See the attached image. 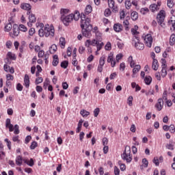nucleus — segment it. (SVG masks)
<instances>
[{
    "label": "nucleus",
    "mask_w": 175,
    "mask_h": 175,
    "mask_svg": "<svg viewBox=\"0 0 175 175\" xmlns=\"http://www.w3.org/2000/svg\"><path fill=\"white\" fill-rule=\"evenodd\" d=\"M108 6L113 10V12H118V7L116 5L114 0H108Z\"/></svg>",
    "instance_id": "obj_15"
},
{
    "label": "nucleus",
    "mask_w": 175,
    "mask_h": 175,
    "mask_svg": "<svg viewBox=\"0 0 175 175\" xmlns=\"http://www.w3.org/2000/svg\"><path fill=\"white\" fill-rule=\"evenodd\" d=\"M128 62L130 64L131 68H135V65H136V62L133 60V57L131 55L128 58Z\"/></svg>",
    "instance_id": "obj_24"
},
{
    "label": "nucleus",
    "mask_w": 175,
    "mask_h": 175,
    "mask_svg": "<svg viewBox=\"0 0 175 175\" xmlns=\"http://www.w3.org/2000/svg\"><path fill=\"white\" fill-rule=\"evenodd\" d=\"M59 44L60 45L61 49H65V44H66V41H65V38H60Z\"/></svg>",
    "instance_id": "obj_30"
},
{
    "label": "nucleus",
    "mask_w": 175,
    "mask_h": 175,
    "mask_svg": "<svg viewBox=\"0 0 175 175\" xmlns=\"http://www.w3.org/2000/svg\"><path fill=\"white\" fill-rule=\"evenodd\" d=\"M102 40H103V39L102 38V34L100 33H96V38L92 40V46L96 47V53L100 51L103 48V46H105V43H103Z\"/></svg>",
    "instance_id": "obj_3"
},
{
    "label": "nucleus",
    "mask_w": 175,
    "mask_h": 175,
    "mask_svg": "<svg viewBox=\"0 0 175 175\" xmlns=\"http://www.w3.org/2000/svg\"><path fill=\"white\" fill-rule=\"evenodd\" d=\"M53 58V61L52 62V64L53 66H57V65L59 64V59L58 58V55H54Z\"/></svg>",
    "instance_id": "obj_26"
},
{
    "label": "nucleus",
    "mask_w": 175,
    "mask_h": 175,
    "mask_svg": "<svg viewBox=\"0 0 175 175\" xmlns=\"http://www.w3.org/2000/svg\"><path fill=\"white\" fill-rule=\"evenodd\" d=\"M140 69H142V66L140 65L137 64L134 66L132 75L133 78L136 77V75L140 72Z\"/></svg>",
    "instance_id": "obj_16"
},
{
    "label": "nucleus",
    "mask_w": 175,
    "mask_h": 175,
    "mask_svg": "<svg viewBox=\"0 0 175 175\" xmlns=\"http://www.w3.org/2000/svg\"><path fill=\"white\" fill-rule=\"evenodd\" d=\"M124 29V27L120 23H115L113 25V31L115 32H121Z\"/></svg>",
    "instance_id": "obj_17"
},
{
    "label": "nucleus",
    "mask_w": 175,
    "mask_h": 175,
    "mask_svg": "<svg viewBox=\"0 0 175 175\" xmlns=\"http://www.w3.org/2000/svg\"><path fill=\"white\" fill-rule=\"evenodd\" d=\"M83 122H84L83 120H79L78 123V126L77 129V133H79V132L81 131V127L83 126Z\"/></svg>",
    "instance_id": "obj_39"
},
{
    "label": "nucleus",
    "mask_w": 175,
    "mask_h": 175,
    "mask_svg": "<svg viewBox=\"0 0 175 175\" xmlns=\"http://www.w3.org/2000/svg\"><path fill=\"white\" fill-rule=\"evenodd\" d=\"M69 13H70V10L69 9L62 8L60 10L61 17L66 16V14H69Z\"/></svg>",
    "instance_id": "obj_27"
},
{
    "label": "nucleus",
    "mask_w": 175,
    "mask_h": 175,
    "mask_svg": "<svg viewBox=\"0 0 175 175\" xmlns=\"http://www.w3.org/2000/svg\"><path fill=\"white\" fill-rule=\"evenodd\" d=\"M131 18L133 20V21H136L139 18V14L137 12L133 11L131 14Z\"/></svg>",
    "instance_id": "obj_25"
},
{
    "label": "nucleus",
    "mask_w": 175,
    "mask_h": 175,
    "mask_svg": "<svg viewBox=\"0 0 175 175\" xmlns=\"http://www.w3.org/2000/svg\"><path fill=\"white\" fill-rule=\"evenodd\" d=\"M92 12V6L88 5L85 9V14H90Z\"/></svg>",
    "instance_id": "obj_36"
},
{
    "label": "nucleus",
    "mask_w": 175,
    "mask_h": 175,
    "mask_svg": "<svg viewBox=\"0 0 175 175\" xmlns=\"http://www.w3.org/2000/svg\"><path fill=\"white\" fill-rule=\"evenodd\" d=\"M144 43L147 47H151L152 46V36L151 34H146L142 36Z\"/></svg>",
    "instance_id": "obj_9"
},
{
    "label": "nucleus",
    "mask_w": 175,
    "mask_h": 175,
    "mask_svg": "<svg viewBox=\"0 0 175 175\" xmlns=\"http://www.w3.org/2000/svg\"><path fill=\"white\" fill-rule=\"evenodd\" d=\"M107 61L108 64H111V66L112 68H114V66H116V59L114 58V54H113V53H109Z\"/></svg>",
    "instance_id": "obj_12"
},
{
    "label": "nucleus",
    "mask_w": 175,
    "mask_h": 175,
    "mask_svg": "<svg viewBox=\"0 0 175 175\" xmlns=\"http://www.w3.org/2000/svg\"><path fill=\"white\" fill-rule=\"evenodd\" d=\"M132 44L135 46L137 50H144V44L140 42V38L139 36L133 37Z\"/></svg>",
    "instance_id": "obj_5"
},
{
    "label": "nucleus",
    "mask_w": 175,
    "mask_h": 175,
    "mask_svg": "<svg viewBox=\"0 0 175 175\" xmlns=\"http://www.w3.org/2000/svg\"><path fill=\"white\" fill-rule=\"evenodd\" d=\"M144 81L146 85H150L151 84V81H152V78L150 76H147L144 78Z\"/></svg>",
    "instance_id": "obj_33"
},
{
    "label": "nucleus",
    "mask_w": 175,
    "mask_h": 175,
    "mask_svg": "<svg viewBox=\"0 0 175 175\" xmlns=\"http://www.w3.org/2000/svg\"><path fill=\"white\" fill-rule=\"evenodd\" d=\"M44 55H46V54H44V51L43 49H41L38 54V58H44Z\"/></svg>",
    "instance_id": "obj_51"
},
{
    "label": "nucleus",
    "mask_w": 175,
    "mask_h": 175,
    "mask_svg": "<svg viewBox=\"0 0 175 175\" xmlns=\"http://www.w3.org/2000/svg\"><path fill=\"white\" fill-rule=\"evenodd\" d=\"M124 5H125L126 9L129 10V9H131V8L132 7V2H131V0H126Z\"/></svg>",
    "instance_id": "obj_41"
},
{
    "label": "nucleus",
    "mask_w": 175,
    "mask_h": 175,
    "mask_svg": "<svg viewBox=\"0 0 175 175\" xmlns=\"http://www.w3.org/2000/svg\"><path fill=\"white\" fill-rule=\"evenodd\" d=\"M29 76L28 75H25V77H24V83L23 85H25V87L26 88H29Z\"/></svg>",
    "instance_id": "obj_20"
},
{
    "label": "nucleus",
    "mask_w": 175,
    "mask_h": 175,
    "mask_svg": "<svg viewBox=\"0 0 175 175\" xmlns=\"http://www.w3.org/2000/svg\"><path fill=\"white\" fill-rule=\"evenodd\" d=\"M159 9V8L155 3L151 4L150 5V10H151V12H157V11H158Z\"/></svg>",
    "instance_id": "obj_34"
},
{
    "label": "nucleus",
    "mask_w": 175,
    "mask_h": 175,
    "mask_svg": "<svg viewBox=\"0 0 175 175\" xmlns=\"http://www.w3.org/2000/svg\"><path fill=\"white\" fill-rule=\"evenodd\" d=\"M175 44V34L173 33L170 38V46H174Z\"/></svg>",
    "instance_id": "obj_40"
},
{
    "label": "nucleus",
    "mask_w": 175,
    "mask_h": 175,
    "mask_svg": "<svg viewBox=\"0 0 175 175\" xmlns=\"http://www.w3.org/2000/svg\"><path fill=\"white\" fill-rule=\"evenodd\" d=\"M105 50H107V51H110V50H111V43H110V42H108L105 46Z\"/></svg>",
    "instance_id": "obj_55"
},
{
    "label": "nucleus",
    "mask_w": 175,
    "mask_h": 175,
    "mask_svg": "<svg viewBox=\"0 0 175 175\" xmlns=\"http://www.w3.org/2000/svg\"><path fill=\"white\" fill-rule=\"evenodd\" d=\"M4 142L7 143V147L8 148V150H12V142H10L8 138L5 139Z\"/></svg>",
    "instance_id": "obj_49"
},
{
    "label": "nucleus",
    "mask_w": 175,
    "mask_h": 175,
    "mask_svg": "<svg viewBox=\"0 0 175 175\" xmlns=\"http://www.w3.org/2000/svg\"><path fill=\"white\" fill-rule=\"evenodd\" d=\"M133 96H129L127 99V104L129 105V106H133Z\"/></svg>",
    "instance_id": "obj_48"
},
{
    "label": "nucleus",
    "mask_w": 175,
    "mask_h": 175,
    "mask_svg": "<svg viewBox=\"0 0 175 175\" xmlns=\"http://www.w3.org/2000/svg\"><path fill=\"white\" fill-rule=\"evenodd\" d=\"M36 31L35 30V28L31 27L29 30V36H33L35 35Z\"/></svg>",
    "instance_id": "obj_52"
},
{
    "label": "nucleus",
    "mask_w": 175,
    "mask_h": 175,
    "mask_svg": "<svg viewBox=\"0 0 175 175\" xmlns=\"http://www.w3.org/2000/svg\"><path fill=\"white\" fill-rule=\"evenodd\" d=\"M161 68H162L161 71V77H166V76H167V70H166V68H167V66L166 65V60L165 59H163Z\"/></svg>",
    "instance_id": "obj_11"
},
{
    "label": "nucleus",
    "mask_w": 175,
    "mask_h": 175,
    "mask_svg": "<svg viewBox=\"0 0 175 175\" xmlns=\"http://www.w3.org/2000/svg\"><path fill=\"white\" fill-rule=\"evenodd\" d=\"M6 80L8 81H13L14 80V77L10 74H7L6 75Z\"/></svg>",
    "instance_id": "obj_54"
},
{
    "label": "nucleus",
    "mask_w": 175,
    "mask_h": 175,
    "mask_svg": "<svg viewBox=\"0 0 175 175\" xmlns=\"http://www.w3.org/2000/svg\"><path fill=\"white\" fill-rule=\"evenodd\" d=\"M166 148H167V150H171L172 151H173V150H174V145H173L172 144H167L165 146Z\"/></svg>",
    "instance_id": "obj_58"
},
{
    "label": "nucleus",
    "mask_w": 175,
    "mask_h": 175,
    "mask_svg": "<svg viewBox=\"0 0 175 175\" xmlns=\"http://www.w3.org/2000/svg\"><path fill=\"white\" fill-rule=\"evenodd\" d=\"M168 25L172 27L173 30L175 31V21L171 20L168 21Z\"/></svg>",
    "instance_id": "obj_56"
},
{
    "label": "nucleus",
    "mask_w": 175,
    "mask_h": 175,
    "mask_svg": "<svg viewBox=\"0 0 175 175\" xmlns=\"http://www.w3.org/2000/svg\"><path fill=\"white\" fill-rule=\"evenodd\" d=\"M23 162H24V163H26V165H28V166H31V167H32V166H33V165H35L33 159H30V160L28 159H24Z\"/></svg>",
    "instance_id": "obj_22"
},
{
    "label": "nucleus",
    "mask_w": 175,
    "mask_h": 175,
    "mask_svg": "<svg viewBox=\"0 0 175 175\" xmlns=\"http://www.w3.org/2000/svg\"><path fill=\"white\" fill-rule=\"evenodd\" d=\"M144 167H148V160L147 159H142V165H141V169H144Z\"/></svg>",
    "instance_id": "obj_32"
},
{
    "label": "nucleus",
    "mask_w": 175,
    "mask_h": 175,
    "mask_svg": "<svg viewBox=\"0 0 175 175\" xmlns=\"http://www.w3.org/2000/svg\"><path fill=\"white\" fill-rule=\"evenodd\" d=\"M165 18H166V11L161 10L157 15L156 20L157 23L161 27V28H165Z\"/></svg>",
    "instance_id": "obj_4"
},
{
    "label": "nucleus",
    "mask_w": 175,
    "mask_h": 175,
    "mask_svg": "<svg viewBox=\"0 0 175 175\" xmlns=\"http://www.w3.org/2000/svg\"><path fill=\"white\" fill-rule=\"evenodd\" d=\"M40 83H43V78L42 77H38L36 79V85H38L40 84Z\"/></svg>",
    "instance_id": "obj_61"
},
{
    "label": "nucleus",
    "mask_w": 175,
    "mask_h": 175,
    "mask_svg": "<svg viewBox=\"0 0 175 175\" xmlns=\"http://www.w3.org/2000/svg\"><path fill=\"white\" fill-rule=\"evenodd\" d=\"M72 64L74 66H77L79 62H77V59H76V56L72 57Z\"/></svg>",
    "instance_id": "obj_62"
},
{
    "label": "nucleus",
    "mask_w": 175,
    "mask_h": 175,
    "mask_svg": "<svg viewBox=\"0 0 175 175\" xmlns=\"http://www.w3.org/2000/svg\"><path fill=\"white\" fill-rule=\"evenodd\" d=\"M10 119L8 118L5 120V127L9 129L10 132H13L14 131V126L12 124Z\"/></svg>",
    "instance_id": "obj_18"
},
{
    "label": "nucleus",
    "mask_w": 175,
    "mask_h": 175,
    "mask_svg": "<svg viewBox=\"0 0 175 175\" xmlns=\"http://www.w3.org/2000/svg\"><path fill=\"white\" fill-rule=\"evenodd\" d=\"M79 18H80V12L76 10L74 14H72V19L75 21H78Z\"/></svg>",
    "instance_id": "obj_29"
},
{
    "label": "nucleus",
    "mask_w": 175,
    "mask_h": 175,
    "mask_svg": "<svg viewBox=\"0 0 175 175\" xmlns=\"http://www.w3.org/2000/svg\"><path fill=\"white\" fill-rule=\"evenodd\" d=\"M15 162L17 166H21V165H23V162H24V159H23V157H21V155H18L16 157Z\"/></svg>",
    "instance_id": "obj_19"
},
{
    "label": "nucleus",
    "mask_w": 175,
    "mask_h": 175,
    "mask_svg": "<svg viewBox=\"0 0 175 175\" xmlns=\"http://www.w3.org/2000/svg\"><path fill=\"white\" fill-rule=\"evenodd\" d=\"M99 113H100V109L96 108L94 110V117H98V116H99Z\"/></svg>",
    "instance_id": "obj_60"
},
{
    "label": "nucleus",
    "mask_w": 175,
    "mask_h": 175,
    "mask_svg": "<svg viewBox=\"0 0 175 175\" xmlns=\"http://www.w3.org/2000/svg\"><path fill=\"white\" fill-rule=\"evenodd\" d=\"M4 70H5V72H9L12 75H13V73H14V68L10 67L8 64H4Z\"/></svg>",
    "instance_id": "obj_21"
},
{
    "label": "nucleus",
    "mask_w": 175,
    "mask_h": 175,
    "mask_svg": "<svg viewBox=\"0 0 175 175\" xmlns=\"http://www.w3.org/2000/svg\"><path fill=\"white\" fill-rule=\"evenodd\" d=\"M139 27H137V25H135L134 29H131V33H133V36H139V31H137Z\"/></svg>",
    "instance_id": "obj_31"
},
{
    "label": "nucleus",
    "mask_w": 175,
    "mask_h": 175,
    "mask_svg": "<svg viewBox=\"0 0 175 175\" xmlns=\"http://www.w3.org/2000/svg\"><path fill=\"white\" fill-rule=\"evenodd\" d=\"M169 131H170V133H174V132H175V126H174V124H171V125L170 126Z\"/></svg>",
    "instance_id": "obj_63"
},
{
    "label": "nucleus",
    "mask_w": 175,
    "mask_h": 175,
    "mask_svg": "<svg viewBox=\"0 0 175 175\" xmlns=\"http://www.w3.org/2000/svg\"><path fill=\"white\" fill-rule=\"evenodd\" d=\"M122 158L124 161H126L127 163H131V162H132L133 156L131 154V148H125L124 152L122 154Z\"/></svg>",
    "instance_id": "obj_6"
},
{
    "label": "nucleus",
    "mask_w": 175,
    "mask_h": 175,
    "mask_svg": "<svg viewBox=\"0 0 175 175\" xmlns=\"http://www.w3.org/2000/svg\"><path fill=\"white\" fill-rule=\"evenodd\" d=\"M38 147V142H33L30 146V149L31 150H35Z\"/></svg>",
    "instance_id": "obj_57"
},
{
    "label": "nucleus",
    "mask_w": 175,
    "mask_h": 175,
    "mask_svg": "<svg viewBox=\"0 0 175 175\" xmlns=\"http://www.w3.org/2000/svg\"><path fill=\"white\" fill-rule=\"evenodd\" d=\"M61 21L66 27H68L73 21V14L61 16Z\"/></svg>",
    "instance_id": "obj_7"
},
{
    "label": "nucleus",
    "mask_w": 175,
    "mask_h": 175,
    "mask_svg": "<svg viewBox=\"0 0 175 175\" xmlns=\"http://www.w3.org/2000/svg\"><path fill=\"white\" fill-rule=\"evenodd\" d=\"M153 163H154L157 166H159V159L158 157H154L152 161Z\"/></svg>",
    "instance_id": "obj_64"
},
{
    "label": "nucleus",
    "mask_w": 175,
    "mask_h": 175,
    "mask_svg": "<svg viewBox=\"0 0 175 175\" xmlns=\"http://www.w3.org/2000/svg\"><path fill=\"white\" fill-rule=\"evenodd\" d=\"M123 25L124 27L125 31H129V21H128V19L124 21Z\"/></svg>",
    "instance_id": "obj_42"
},
{
    "label": "nucleus",
    "mask_w": 175,
    "mask_h": 175,
    "mask_svg": "<svg viewBox=\"0 0 175 175\" xmlns=\"http://www.w3.org/2000/svg\"><path fill=\"white\" fill-rule=\"evenodd\" d=\"M14 135H18L20 133V126L18 124H15L14 126Z\"/></svg>",
    "instance_id": "obj_45"
},
{
    "label": "nucleus",
    "mask_w": 175,
    "mask_h": 175,
    "mask_svg": "<svg viewBox=\"0 0 175 175\" xmlns=\"http://www.w3.org/2000/svg\"><path fill=\"white\" fill-rule=\"evenodd\" d=\"M19 31H21L22 32H27L28 31V28L25 27L24 25H20L18 26Z\"/></svg>",
    "instance_id": "obj_47"
},
{
    "label": "nucleus",
    "mask_w": 175,
    "mask_h": 175,
    "mask_svg": "<svg viewBox=\"0 0 175 175\" xmlns=\"http://www.w3.org/2000/svg\"><path fill=\"white\" fill-rule=\"evenodd\" d=\"M21 8L23 10H27V14H31L32 13V11H31L32 6L29 3H23L21 4Z\"/></svg>",
    "instance_id": "obj_10"
},
{
    "label": "nucleus",
    "mask_w": 175,
    "mask_h": 175,
    "mask_svg": "<svg viewBox=\"0 0 175 175\" xmlns=\"http://www.w3.org/2000/svg\"><path fill=\"white\" fill-rule=\"evenodd\" d=\"M38 35L40 38H54L55 35V29L53 25H45L44 29H40L38 30Z\"/></svg>",
    "instance_id": "obj_2"
},
{
    "label": "nucleus",
    "mask_w": 175,
    "mask_h": 175,
    "mask_svg": "<svg viewBox=\"0 0 175 175\" xmlns=\"http://www.w3.org/2000/svg\"><path fill=\"white\" fill-rule=\"evenodd\" d=\"M140 13L144 16L145 14H147V13H150V10L148 8H141Z\"/></svg>",
    "instance_id": "obj_43"
},
{
    "label": "nucleus",
    "mask_w": 175,
    "mask_h": 175,
    "mask_svg": "<svg viewBox=\"0 0 175 175\" xmlns=\"http://www.w3.org/2000/svg\"><path fill=\"white\" fill-rule=\"evenodd\" d=\"M12 23H10L5 26L4 29L5 32H9L12 31Z\"/></svg>",
    "instance_id": "obj_44"
},
{
    "label": "nucleus",
    "mask_w": 175,
    "mask_h": 175,
    "mask_svg": "<svg viewBox=\"0 0 175 175\" xmlns=\"http://www.w3.org/2000/svg\"><path fill=\"white\" fill-rule=\"evenodd\" d=\"M80 114L82 116V117H88V116H90V111H88L85 109H81Z\"/></svg>",
    "instance_id": "obj_37"
},
{
    "label": "nucleus",
    "mask_w": 175,
    "mask_h": 175,
    "mask_svg": "<svg viewBox=\"0 0 175 175\" xmlns=\"http://www.w3.org/2000/svg\"><path fill=\"white\" fill-rule=\"evenodd\" d=\"M20 35V28H18V25H14L12 27V31L10 32V36L14 39V38H17Z\"/></svg>",
    "instance_id": "obj_8"
},
{
    "label": "nucleus",
    "mask_w": 175,
    "mask_h": 175,
    "mask_svg": "<svg viewBox=\"0 0 175 175\" xmlns=\"http://www.w3.org/2000/svg\"><path fill=\"white\" fill-rule=\"evenodd\" d=\"M57 50H58V48L55 44H53L49 47V51L50 54H55Z\"/></svg>",
    "instance_id": "obj_23"
},
{
    "label": "nucleus",
    "mask_w": 175,
    "mask_h": 175,
    "mask_svg": "<svg viewBox=\"0 0 175 175\" xmlns=\"http://www.w3.org/2000/svg\"><path fill=\"white\" fill-rule=\"evenodd\" d=\"M104 16L105 17H109V16H111V10H110L109 8L105 9V10L104 12Z\"/></svg>",
    "instance_id": "obj_46"
},
{
    "label": "nucleus",
    "mask_w": 175,
    "mask_h": 175,
    "mask_svg": "<svg viewBox=\"0 0 175 175\" xmlns=\"http://www.w3.org/2000/svg\"><path fill=\"white\" fill-rule=\"evenodd\" d=\"M27 16H29V22L27 23V25L29 28H31L32 23H36V16L35 14H32V12H31L30 14H27Z\"/></svg>",
    "instance_id": "obj_13"
},
{
    "label": "nucleus",
    "mask_w": 175,
    "mask_h": 175,
    "mask_svg": "<svg viewBox=\"0 0 175 175\" xmlns=\"http://www.w3.org/2000/svg\"><path fill=\"white\" fill-rule=\"evenodd\" d=\"M85 46L90 49V46H92V41H91V40H87L85 42Z\"/></svg>",
    "instance_id": "obj_59"
},
{
    "label": "nucleus",
    "mask_w": 175,
    "mask_h": 175,
    "mask_svg": "<svg viewBox=\"0 0 175 175\" xmlns=\"http://www.w3.org/2000/svg\"><path fill=\"white\" fill-rule=\"evenodd\" d=\"M152 68L154 70H157L159 68V64H158V60L157 59H154Z\"/></svg>",
    "instance_id": "obj_28"
},
{
    "label": "nucleus",
    "mask_w": 175,
    "mask_h": 175,
    "mask_svg": "<svg viewBox=\"0 0 175 175\" xmlns=\"http://www.w3.org/2000/svg\"><path fill=\"white\" fill-rule=\"evenodd\" d=\"M7 57L12 61H16V55L13 54L12 52L8 53Z\"/></svg>",
    "instance_id": "obj_38"
},
{
    "label": "nucleus",
    "mask_w": 175,
    "mask_h": 175,
    "mask_svg": "<svg viewBox=\"0 0 175 175\" xmlns=\"http://www.w3.org/2000/svg\"><path fill=\"white\" fill-rule=\"evenodd\" d=\"M68 65L69 62L68 61H64L61 63V68H63V69H66Z\"/></svg>",
    "instance_id": "obj_50"
},
{
    "label": "nucleus",
    "mask_w": 175,
    "mask_h": 175,
    "mask_svg": "<svg viewBox=\"0 0 175 175\" xmlns=\"http://www.w3.org/2000/svg\"><path fill=\"white\" fill-rule=\"evenodd\" d=\"M105 64H106V57L103 56V57H100L98 65H100V66H104Z\"/></svg>",
    "instance_id": "obj_35"
},
{
    "label": "nucleus",
    "mask_w": 175,
    "mask_h": 175,
    "mask_svg": "<svg viewBox=\"0 0 175 175\" xmlns=\"http://www.w3.org/2000/svg\"><path fill=\"white\" fill-rule=\"evenodd\" d=\"M154 107L157 111H161L163 109V98H159L157 103L154 105Z\"/></svg>",
    "instance_id": "obj_14"
},
{
    "label": "nucleus",
    "mask_w": 175,
    "mask_h": 175,
    "mask_svg": "<svg viewBox=\"0 0 175 175\" xmlns=\"http://www.w3.org/2000/svg\"><path fill=\"white\" fill-rule=\"evenodd\" d=\"M167 7L170 8V9H172V8L174 6V2L172 0H167Z\"/></svg>",
    "instance_id": "obj_53"
},
{
    "label": "nucleus",
    "mask_w": 175,
    "mask_h": 175,
    "mask_svg": "<svg viewBox=\"0 0 175 175\" xmlns=\"http://www.w3.org/2000/svg\"><path fill=\"white\" fill-rule=\"evenodd\" d=\"M91 18L87 17L84 14L81 15V28L82 29L83 36L85 38H91L92 36V25L90 24Z\"/></svg>",
    "instance_id": "obj_1"
}]
</instances>
